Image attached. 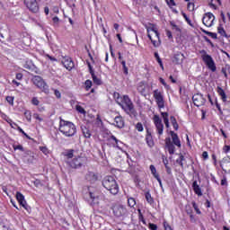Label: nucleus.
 Instances as JSON below:
<instances>
[{
  "label": "nucleus",
  "instance_id": "obj_15",
  "mask_svg": "<svg viewBox=\"0 0 230 230\" xmlns=\"http://www.w3.org/2000/svg\"><path fill=\"white\" fill-rule=\"evenodd\" d=\"M137 91L142 96H146V94H148L149 88H148V86L146 85V84H145V83H143V82H140V83L137 84Z\"/></svg>",
  "mask_w": 230,
  "mask_h": 230
},
{
  "label": "nucleus",
  "instance_id": "obj_58",
  "mask_svg": "<svg viewBox=\"0 0 230 230\" xmlns=\"http://www.w3.org/2000/svg\"><path fill=\"white\" fill-rule=\"evenodd\" d=\"M88 67H89L90 75H94V70H93V66H91V63H88Z\"/></svg>",
  "mask_w": 230,
  "mask_h": 230
},
{
  "label": "nucleus",
  "instance_id": "obj_8",
  "mask_svg": "<svg viewBox=\"0 0 230 230\" xmlns=\"http://www.w3.org/2000/svg\"><path fill=\"white\" fill-rule=\"evenodd\" d=\"M154 125L155 127L156 134L158 136H163L164 131V124H163V120L159 115H155L153 118Z\"/></svg>",
  "mask_w": 230,
  "mask_h": 230
},
{
  "label": "nucleus",
  "instance_id": "obj_54",
  "mask_svg": "<svg viewBox=\"0 0 230 230\" xmlns=\"http://www.w3.org/2000/svg\"><path fill=\"white\" fill-rule=\"evenodd\" d=\"M149 229L157 230V225L150 223L149 224Z\"/></svg>",
  "mask_w": 230,
  "mask_h": 230
},
{
  "label": "nucleus",
  "instance_id": "obj_51",
  "mask_svg": "<svg viewBox=\"0 0 230 230\" xmlns=\"http://www.w3.org/2000/svg\"><path fill=\"white\" fill-rule=\"evenodd\" d=\"M66 157L68 159H73V157H75V154L73 153V151H69L67 154H66Z\"/></svg>",
  "mask_w": 230,
  "mask_h": 230
},
{
  "label": "nucleus",
  "instance_id": "obj_59",
  "mask_svg": "<svg viewBox=\"0 0 230 230\" xmlns=\"http://www.w3.org/2000/svg\"><path fill=\"white\" fill-rule=\"evenodd\" d=\"M17 128H18L19 132H21L22 134H23V136H25L26 137H28V135L26 134V132H24V130H22V129L21 128V127L17 126Z\"/></svg>",
  "mask_w": 230,
  "mask_h": 230
},
{
  "label": "nucleus",
  "instance_id": "obj_56",
  "mask_svg": "<svg viewBox=\"0 0 230 230\" xmlns=\"http://www.w3.org/2000/svg\"><path fill=\"white\" fill-rule=\"evenodd\" d=\"M202 157L205 160L209 158V155L208 154V151H205L202 153Z\"/></svg>",
  "mask_w": 230,
  "mask_h": 230
},
{
  "label": "nucleus",
  "instance_id": "obj_10",
  "mask_svg": "<svg viewBox=\"0 0 230 230\" xmlns=\"http://www.w3.org/2000/svg\"><path fill=\"white\" fill-rule=\"evenodd\" d=\"M23 4L28 8L32 13H39V4L37 0H23Z\"/></svg>",
  "mask_w": 230,
  "mask_h": 230
},
{
  "label": "nucleus",
  "instance_id": "obj_20",
  "mask_svg": "<svg viewBox=\"0 0 230 230\" xmlns=\"http://www.w3.org/2000/svg\"><path fill=\"white\" fill-rule=\"evenodd\" d=\"M86 181L89 182H96L98 181V175L93 172H88L85 176Z\"/></svg>",
  "mask_w": 230,
  "mask_h": 230
},
{
  "label": "nucleus",
  "instance_id": "obj_18",
  "mask_svg": "<svg viewBox=\"0 0 230 230\" xmlns=\"http://www.w3.org/2000/svg\"><path fill=\"white\" fill-rule=\"evenodd\" d=\"M113 213L115 217H123V215L127 214V208L123 206L115 207Z\"/></svg>",
  "mask_w": 230,
  "mask_h": 230
},
{
  "label": "nucleus",
  "instance_id": "obj_53",
  "mask_svg": "<svg viewBox=\"0 0 230 230\" xmlns=\"http://www.w3.org/2000/svg\"><path fill=\"white\" fill-rule=\"evenodd\" d=\"M23 67H25V69H31V62H26Z\"/></svg>",
  "mask_w": 230,
  "mask_h": 230
},
{
  "label": "nucleus",
  "instance_id": "obj_9",
  "mask_svg": "<svg viewBox=\"0 0 230 230\" xmlns=\"http://www.w3.org/2000/svg\"><path fill=\"white\" fill-rule=\"evenodd\" d=\"M31 82L38 89H40V91H46V89H48V84L40 75H33Z\"/></svg>",
  "mask_w": 230,
  "mask_h": 230
},
{
  "label": "nucleus",
  "instance_id": "obj_60",
  "mask_svg": "<svg viewBox=\"0 0 230 230\" xmlns=\"http://www.w3.org/2000/svg\"><path fill=\"white\" fill-rule=\"evenodd\" d=\"M33 118L35 119H38V121H42V118H40V116H39V114H37V113L33 115Z\"/></svg>",
  "mask_w": 230,
  "mask_h": 230
},
{
  "label": "nucleus",
  "instance_id": "obj_40",
  "mask_svg": "<svg viewBox=\"0 0 230 230\" xmlns=\"http://www.w3.org/2000/svg\"><path fill=\"white\" fill-rule=\"evenodd\" d=\"M202 32L206 33V35H209L210 37H212V39H217V33L209 32L204 30H202Z\"/></svg>",
  "mask_w": 230,
  "mask_h": 230
},
{
  "label": "nucleus",
  "instance_id": "obj_57",
  "mask_svg": "<svg viewBox=\"0 0 230 230\" xmlns=\"http://www.w3.org/2000/svg\"><path fill=\"white\" fill-rule=\"evenodd\" d=\"M111 139L115 141L117 147L119 148V145H118V143H119V140H118V138H116V137L114 136H111Z\"/></svg>",
  "mask_w": 230,
  "mask_h": 230
},
{
  "label": "nucleus",
  "instance_id": "obj_28",
  "mask_svg": "<svg viewBox=\"0 0 230 230\" xmlns=\"http://www.w3.org/2000/svg\"><path fill=\"white\" fill-rule=\"evenodd\" d=\"M152 175H154L155 179H159V173H157V169H155V166L150 165L149 167Z\"/></svg>",
  "mask_w": 230,
  "mask_h": 230
},
{
  "label": "nucleus",
  "instance_id": "obj_48",
  "mask_svg": "<svg viewBox=\"0 0 230 230\" xmlns=\"http://www.w3.org/2000/svg\"><path fill=\"white\" fill-rule=\"evenodd\" d=\"M40 150H41L45 155H48V154H49V150H48L47 147L41 146L40 147Z\"/></svg>",
  "mask_w": 230,
  "mask_h": 230
},
{
  "label": "nucleus",
  "instance_id": "obj_24",
  "mask_svg": "<svg viewBox=\"0 0 230 230\" xmlns=\"http://www.w3.org/2000/svg\"><path fill=\"white\" fill-rule=\"evenodd\" d=\"M192 188L196 195H199V197H202V190H200V187L199 186V183L197 182V181H193Z\"/></svg>",
  "mask_w": 230,
  "mask_h": 230
},
{
  "label": "nucleus",
  "instance_id": "obj_13",
  "mask_svg": "<svg viewBox=\"0 0 230 230\" xmlns=\"http://www.w3.org/2000/svg\"><path fill=\"white\" fill-rule=\"evenodd\" d=\"M192 102L196 107H202L206 103V99L200 93H196L192 96Z\"/></svg>",
  "mask_w": 230,
  "mask_h": 230
},
{
  "label": "nucleus",
  "instance_id": "obj_22",
  "mask_svg": "<svg viewBox=\"0 0 230 230\" xmlns=\"http://www.w3.org/2000/svg\"><path fill=\"white\" fill-rule=\"evenodd\" d=\"M183 61H184V54L178 52L174 55V58L172 60L174 64H182Z\"/></svg>",
  "mask_w": 230,
  "mask_h": 230
},
{
  "label": "nucleus",
  "instance_id": "obj_50",
  "mask_svg": "<svg viewBox=\"0 0 230 230\" xmlns=\"http://www.w3.org/2000/svg\"><path fill=\"white\" fill-rule=\"evenodd\" d=\"M164 227L165 230H172V226L166 221L164 222Z\"/></svg>",
  "mask_w": 230,
  "mask_h": 230
},
{
  "label": "nucleus",
  "instance_id": "obj_5",
  "mask_svg": "<svg viewBox=\"0 0 230 230\" xmlns=\"http://www.w3.org/2000/svg\"><path fill=\"white\" fill-rule=\"evenodd\" d=\"M117 103L125 111V112L128 113L134 111V103H132V101L130 100L128 95L118 97Z\"/></svg>",
  "mask_w": 230,
  "mask_h": 230
},
{
  "label": "nucleus",
  "instance_id": "obj_49",
  "mask_svg": "<svg viewBox=\"0 0 230 230\" xmlns=\"http://www.w3.org/2000/svg\"><path fill=\"white\" fill-rule=\"evenodd\" d=\"M160 82L162 83V84L165 87V89H170V86L166 84V82L164 81V79L163 78H159Z\"/></svg>",
  "mask_w": 230,
  "mask_h": 230
},
{
  "label": "nucleus",
  "instance_id": "obj_52",
  "mask_svg": "<svg viewBox=\"0 0 230 230\" xmlns=\"http://www.w3.org/2000/svg\"><path fill=\"white\" fill-rule=\"evenodd\" d=\"M223 152H224L225 154H228V152H230V146H225L223 147Z\"/></svg>",
  "mask_w": 230,
  "mask_h": 230
},
{
  "label": "nucleus",
  "instance_id": "obj_21",
  "mask_svg": "<svg viewBox=\"0 0 230 230\" xmlns=\"http://www.w3.org/2000/svg\"><path fill=\"white\" fill-rule=\"evenodd\" d=\"M217 93L220 96L223 103H226L227 102V95L226 94V92L224 91V89H222V87H220V86H217Z\"/></svg>",
  "mask_w": 230,
  "mask_h": 230
},
{
  "label": "nucleus",
  "instance_id": "obj_55",
  "mask_svg": "<svg viewBox=\"0 0 230 230\" xmlns=\"http://www.w3.org/2000/svg\"><path fill=\"white\" fill-rule=\"evenodd\" d=\"M54 94H55V96H57L58 98H62V94L60 93V91H58V90H55V91H54Z\"/></svg>",
  "mask_w": 230,
  "mask_h": 230
},
{
  "label": "nucleus",
  "instance_id": "obj_2",
  "mask_svg": "<svg viewBox=\"0 0 230 230\" xmlns=\"http://www.w3.org/2000/svg\"><path fill=\"white\" fill-rule=\"evenodd\" d=\"M59 132L66 137H73L76 134V126L71 121L60 119L59 121Z\"/></svg>",
  "mask_w": 230,
  "mask_h": 230
},
{
  "label": "nucleus",
  "instance_id": "obj_7",
  "mask_svg": "<svg viewBox=\"0 0 230 230\" xmlns=\"http://www.w3.org/2000/svg\"><path fill=\"white\" fill-rule=\"evenodd\" d=\"M153 98H155L156 105L159 109H164V95L159 89L153 92Z\"/></svg>",
  "mask_w": 230,
  "mask_h": 230
},
{
  "label": "nucleus",
  "instance_id": "obj_33",
  "mask_svg": "<svg viewBox=\"0 0 230 230\" xmlns=\"http://www.w3.org/2000/svg\"><path fill=\"white\" fill-rule=\"evenodd\" d=\"M24 116H25L27 121H31V111H24Z\"/></svg>",
  "mask_w": 230,
  "mask_h": 230
},
{
  "label": "nucleus",
  "instance_id": "obj_64",
  "mask_svg": "<svg viewBox=\"0 0 230 230\" xmlns=\"http://www.w3.org/2000/svg\"><path fill=\"white\" fill-rule=\"evenodd\" d=\"M166 35H167V37H168V39H172V31H166Z\"/></svg>",
  "mask_w": 230,
  "mask_h": 230
},
{
  "label": "nucleus",
  "instance_id": "obj_43",
  "mask_svg": "<svg viewBox=\"0 0 230 230\" xmlns=\"http://www.w3.org/2000/svg\"><path fill=\"white\" fill-rule=\"evenodd\" d=\"M31 103H32V105L38 106L39 103H40V102L39 101V99L37 97H33L31 100Z\"/></svg>",
  "mask_w": 230,
  "mask_h": 230
},
{
  "label": "nucleus",
  "instance_id": "obj_17",
  "mask_svg": "<svg viewBox=\"0 0 230 230\" xmlns=\"http://www.w3.org/2000/svg\"><path fill=\"white\" fill-rule=\"evenodd\" d=\"M221 168L226 173H230V158H223L221 162Z\"/></svg>",
  "mask_w": 230,
  "mask_h": 230
},
{
  "label": "nucleus",
  "instance_id": "obj_47",
  "mask_svg": "<svg viewBox=\"0 0 230 230\" xmlns=\"http://www.w3.org/2000/svg\"><path fill=\"white\" fill-rule=\"evenodd\" d=\"M171 26H172V30H175L176 31H181V29H179V26H177L175 24V22H171Z\"/></svg>",
  "mask_w": 230,
  "mask_h": 230
},
{
  "label": "nucleus",
  "instance_id": "obj_46",
  "mask_svg": "<svg viewBox=\"0 0 230 230\" xmlns=\"http://www.w3.org/2000/svg\"><path fill=\"white\" fill-rule=\"evenodd\" d=\"M13 100H14V98L13 96L6 97V102H9V105H13Z\"/></svg>",
  "mask_w": 230,
  "mask_h": 230
},
{
  "label": "nucleus",
  "instance_id": "obj_42",
  "mask_svg": "<svg viewBox=\"0 0 230 230\" xmlns=\"http://www.w3.org/2000/svg\"><path fill=\"white\" fill-rule=\"evenodd\" d=\"M187 8L190 10V12H193L195 10V4L189 3Z\"/></svg>",
  "mask_w": 230,
  "mask_h": 230
},
{
  "label": "nucleus",
  "instance_id": "obj_1",
  "mask_svg": "<svg viewBox=\"0 0 230 230\" xmlns=\"http://www.w3.org/2000/svg\"><path fill=\"white\" fill-rule=\"evenodd\" d=\"M147 32V37L151 40L155 48H159L161 46V38H159V31L157 26L153 23H147L145 25Z\"/></svg>",
  "mask_w": 230,
  "mask_h": 230
},
{
  "label": "nucleus",
  "instance_id": "obj_4",
  "mask_svg": "<svg viewBox=\"0 0 230 230\" xmlns=\"http://www.w3.org/2000/svg\"><path fill=\"white\" fill-rule=\"evenodd\" d=\"M102 186L105 188V190H108L111 195H118L119 191V186H118L116 179H114L112 176H106L102 180Z\"/></svg>",
  "mask_w": 230,
  "mask_h": 230
},
{
  "label": "nucleus",
  "instance_id": "obj_62",
  "mask_svg": "<svg viewBox=\"0 0 230 230\" xmlns=\"http://www.w3.org/2000/svg\"><path fill=\"white\" fill-rule=\"evenodd\" d=\"M170 119H171V123H172V125H175L177 123L175 117L172 116Z\"/></svg>",
  "mask_w": 230,
  "mask_h": 230
},
{
  "label": "nucleus",
  "instance_id": "obj_14",
  "mask_svg": "<svg viewBox=\"0 0 230 230\" xmlns=\"http://www.w3.org/2000/svg\"><path fill=\"white\" fill-rule=\"evenodd\" d=\"M16 200L19 202L20 206L23 207L26 211H30V206L26 203V199H24V195L21 192H16Z\"/></svg>",
  "mask_w": 230,
  "mask_h": 230
},
{
  "label": "nucleus",
  "instance_id": "obj_37",
  "mask_svg": "<svg viewBox=\"0 0 230 230\" xmlns=\"http://www.w3.org/2000/svg\"><path fill=\"white\" fill-rule=\"evenodd\" d=\"M136 129L138 132H143V130H144L143 124L141 122L137 123Z\"/></svg>",
  "mask_w": 230,
  "mask_h": 230
},
{
  "label": "nucleus",
  "instance_id": "obj_3",
  "mask_svg": "<svg viewBox=\"0 0 230 230\" xmlns=\"http://www.w3.org/2000/svg\"><path fill=\"white\" fill-rule=\"evenodd\" d=\"M171 137L165 138V147L167 148L169 154H175V146H178V148H181V139H179V136H177V133L173 131H170Z\"/></svg>",
  "mask_w": 230,
  "mask_h": 230
},
{
  "label": "nucleus",
  "instance_id": "obj_41",
  "mask_svg": "<svg viewBox=\"0 0 230 230\" xmlns=\"http://www.w3.org/2000/svg\"><path fill=\"white\" fill-rule=\"evenodd\" d=\"M192 208L195 209L198 215H200V209H199V206H197V203L192 202Z\"/></svg>",
  "mask_w": 230,
  "mask_h": 230
},
{
  "label": "nucleus",
  "instance_id": "obj_27",
  "mask_svg": "<svg viewBox=\"0 0 230 230\" xmlns=\"http://www.w3.org/2000/svg\"><path fill=\"white\" fill-rule=\"evenodd\" d=\"M81 128H82V132H83V135L84 137H86V138L91 137V130H89V128H87V127L83 126V127H81Z\"/></svg>",
  "mask_w": 230,
  "mask_h": 230
},
{
  "label": "nucleus",
  "instance_id": "obj_11",
  "mask_svg": "<svg viewBox=\"0 0 230 230\" xmlns=\"http://www.w3.org/2000/svg\"><path fill=\"white\" fill-rule=\"evenodd\" d=\"M202 22L207 28H211L215 24V15L211 13H207L202 18Z\"/></svg>",
  "mask_w": 230,
  "mask_h": 230
},
{
  "label": "nucleus",
  "instance_id": "obj_35",
  "mask_svg": "<svg viewBox=\"0 0 230 230\" xmlns=\"http://www.w3.org/2000/svg\"><path fill=\"white\" fill-rule=\"evenodd\" d=\"M121 65H122L125 75H128V67H127V63L124 60H122Z\"/></svg>",
  "mask_w": 230,
  "mask_h": 230
},
{
  "label": "nucleus",
  "instance_id": "obj_44",
  "mask_svg": "<svg viewBox=\"0 0 230 230\" xmlns=\"http://www.w3.org/2000/svg\"><path fill=\"white\" fill-rule=\"evenodd\" d=\"M182 161H184V155H181L179 159L176 160V162L178 163V164L183 166Z\"/></svg>",
  "mask_w": 230,
  "mask_h": 230
},
{
  "label": "nucleus",
  "instance_id": "obj_12",
  "mask_svg": "<svg viewBox=\"0 0 230 230\" xmlns=\"http://www.w3.org/2000/svg\"><path fill=\"white\" fill-rule=\"evenodd\" d=\"M88 197L90 198L92 204H100V196H98V192L95 189H93V187L88 188Z\"/></svg>",
  "mask_w": 230,
  "mask_h": 230
},
{
  "label": "nucleus",
  "instance_id": "obj_6",
  "mask_svg": "<svg viewBox=\"0 0 230 230\" xmlns=\"http://www.w3.org/2000/svg\"><path fill=\"white\" fill-rule=\"evenodd\" d=\"M199 54L201 55V58L207 67L212 71V73H215V71H217V65L215 64L213 58L209 56L206 50H200Z\"/></svg>",
  "mask_w": 230,
  "mask_h": 230
},
{
  "label": "nucleus",
  "instance_id": "obj_34",
  "mask_svg": "<svg viewBox=\"0 0 230 230\" xmlns=\"http://www.w3.org/2000/svg\"><path fill=\"white\" fill-rule=\"evenodd\" d=\"M86 91H89L93 87V82L91 80H86L84 83Z\"/></svg>",
  "mask_w": 230,
  "mask_h": 230
},
{
  "label": "nucleus",
  "instance_id": "obj_19",
  "mask_svg": "<svg viewBox=\"0 0 230 230\" xmlns=\"http://www.w3.org/2000/svg\"><path fill=\"white\" fill-rule=\"evenodd\" d=\"M84 163V158L81 156L79 157H75L71 162H70V166L72 168H80L82 166V164Z\"/></svg>",
  "mask_w": 230,
  "mask_h": 230
},
{
  "label": "nucleus",
  "instance_id": "obj_63",
  "mask_svg": "<svg viewBox=\"0 0 230 230\" xmlns=\"http://www.w3.org/2000/svg\"><path fill=\"white\" fill-rule=\"evenodd\" d=\"M22 78V73L16 74V80H21Z\"/></svg>",
  "mask_w": 230,
  "mask_h": 230
},
{
  "label": "nucleus",
  "instance_id": "obj_45",
  "mask_svg": "<svg viewBox=\"0 0 230 230\" xmlns=\"http://www.w3.org/2000/svg\"><path fill=\"white\" fill-rule=\"evenodd\" d=\"M217 31L220 35H222L223 37H226V31L224 30V28L218 27Z\"/></svg>",
  "mask_w": 230,
  "mask_h": 230
},
{
  "label": "nucleus",
  "instance_id": "obj_25",
  "mask_svg": "<svg viewBox=\"0 0 230 230\" xmlns=\"http://www.w3.org/2000/svg\"><path fill=\"white\" fill-rule=\"evenodd\" d=\"M161 116L164 119V123L166 128H170V120L168 119V112H161Z\"/></svg>",
  "mask_w": 230,
  "mask_h": 230
},
{
  "label": "nucleus",
  "instance_id": "obj_26",
  "mask_svg": "<svg viewBox=\"0 0 230 230\" xmlns=\"http://www.w3.org/2000/svg\"><path fill=\"white\" fill-rule=\"evenodd\" d=\"M146 141L147 146H148L150 148H152V147L154 146V145H155V143H154V138L152 137V135H151V134L146 135Z\"/></svg>",
  "mask_w": 230,
  "mask_h": 230
},
{
  "label": "nucleus",
  "instance_id": "obj_29",
  "mask_svg": "<svg viewBox=\"0 0 230 230\" xmlns=\"http://www.w3.org/2000/svg\"><path fill=\"white\" fill-rule=\"evenodd\" d=\"M182 17L185 19L187 24H189V26H191V28H193V22H191V20H190V18L188 17V15H186V13L182 12L181 13Z\"/></svg>",
  "mask_w": 230,
  "mask_h": 230
},
{
  "label": "nucleus",
  "instance_id": "obj_36",
  "mask_svg": "<svg viewBox=\"0 0 230 230\" xmlns=\"http://www.w3.org/2000/svg\"><path fill=\"white\" fill-rule=\"evenodd\" d=\"M75 109L77 112H79L80 114H85V110L82 106L76 105Z\"/></svg>",
  "mask_w": 230,
  "mask_h": 230
},
{
  "label": "nucleus",
  "instance_id": "obj_16",
  "mask_svg": "<svg viewBox=\"0 0 230 230\" xmlns=\"http://www.w3.org/2000/svg\"><path fill=\"white\" fill-rule=\"evenodd\" d=\"M62 64L64 67H66V69H67L68 71H71V69L75 67V63L73 62V59H71V58H63Z\"/></svg>",
  "mask_w": 230,
  "mask_h": 230
},
{
  "label": "nucleus",
  "instance_id": "obj_23",
  "mask_svg": "<svg viewBox=\"0 0 230 230\" xmlns=\"http://www.w3.org/2000/svg\"><path fill=\"white\" fill-rule=\"evenodd\" d=\"M113 125H115V127H118V128H123V127L125 126V121H123V118L118 116L115 117Z\"/></svg>",
  "mask_w": 230,
  "mask_h": 230
},
{
  "label": "nucleus",
  "instance_id": "obj_30",
  "mask_svg": "<svg viewBox=\"0 0 230 230\" xmlns=\"http://www.w3.org/2000/svg\"><path fill=\"white\" fill-rule=\"evenodd\" d=\"M146 202H148V204L150 205L154 204V198H152V195L150 194V192H146Z\"/></svg>",
  "mask_w": 230,
  "mask_h": 230
},
{
  "label": "nucleus",
  "instance_id": "obj_38",
  "mask_svg": "<svg viewBox=\"0 0 230 230\" xmlns=\"http://www.w3.org/2000/svg\"><path fill=\"white\" fill-rule=\"evenodd\" d=\"M13 150H20L21 152H24V147H22V145H13Z\"/></svg>",
  "mask_w": 230,
  "mask_h": 230
},
{
  "label": "nucleus",
  "instance_id": "obj_61",
  "mask_svg": "<svg viewBox=\"0 0 230 230\" xmlns=\"http://www.w3.org/2000/svg\"><path fill=\"white\" fill-rule=\"evenodd\" d=\"M156 60H157L159 66H161V68H162V69H164V66H163V61L161 60V58H158V59H156Z\"/></svg>",
  "mask_w": 230,
  "mask_h": 230
},
{
  "label": "nucleus",
  "instance_id": "obj_32",
  "mask_svg": "<svg viewBox=\"0 0 230 230\" xmlns=\"http://www.w3.org/2000/svg\"><path fill=\"white\" fill-rule=\"evenodd\" d=\"M92 78L93 81V84H96V85H101L102 84V80H100L94 74L92 75Z\"/></svg>",
  "mask_w": 230,
  "mask_h": 230
},
{
  "label": "nucleus",
  "instance_id": "obj_39",
  "mask_svg": "<svg viewBox=\"0 0 230 230\" xmlns=\"http://www.w3.org/2000/svg\"><path fill=\"white\" fill-rule=\"evenodd\" d=\"M165 1L170 8H173V6H175V4H176L175 0H165Z\"/></svg>",
  "mask_w": 230,
  "mask_h": 230
},
{
  "label": "nucleus",
  "instance_id": "obj_31",
  "mask_svg": "<svg viewBox=\"0 0 230 230\" xmlns=\"http://www.w3.org/2000/svg\"><path fill=\"white\" fill-rule=\"evenodd\" d=\"M128 205L129 206V208H134V206H136V199L134 198H128Z\"/></svg>",
  "mask_w": 230,
  "mask_h": 230
}]
</instances>
